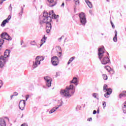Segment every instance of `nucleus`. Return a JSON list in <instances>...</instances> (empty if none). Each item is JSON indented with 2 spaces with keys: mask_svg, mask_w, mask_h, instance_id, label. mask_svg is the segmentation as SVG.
Instances as JSON below:
<instances>
[{
  "mask_svg": "<svg viewBox=\"0 0 126 126\" xmlns=\"http://www.w3.org/2000/svg\"><path fill=\"white\" fill-rule=\"evenodd\" d=\"M52 15V18L56 19V14L54 13V11L49 12V14L48 12H44L43 13V16L40 19L42 22H51L52 21V18L50 17Z\"/></svg>",
  "mask_w": 126,
  "mask_h": 126,
  "instance_id": "1",
  "label": "nucleus"
},
{
  "mask_svg": "<svg viewBox=\"0 0 126 126\" xmlns=\"http://www.w3.org/2000/svg\"><path fill=\"white\" fill-rule=\"evenodd\" d=\"M73 90V85H70L68 87H66L64 90H61L60 93L61 95H63L65 97H71L74 94Z\"/></svg>",
  "mask_w": 126,
  "mask_h": 126,
  "instance_id": "2",
  "label": "nucleus"
},
{
  "mask_svg": "<svg viewBox=\"0 0 126 126\" xmlns=\"http://www.w3.org/2000/svg\"><path fill=\"white\" fill-rule=\"evenodd\" d=\"M79 16L80 17V21L81 23H82V24L83 25H85L87 22L86 15H85V13L81 12L79 14Z\"/></svg>",
  "mask_w": 126,
  "mask_h": 126,
  "instance_id": "3",
  "label": "nucleus"
},
{
  "mask_svg": "<svg viewBox=\"0 0 126 126\" xmlns=\"http://www.w3.org/2000/svg\"><path fill=\"white\" fill-rule=\"evenodd\" d=\"M59 63L60 61H59V58L57 56H53L51 58V63H52L53 65L54 66H56L59 64Z\"/></svg>",
  "mask_w": 126,
  "mask_h": 126,
  "instance_id": "4",
  "label": "nucleus"
},
{
  "mask_svg": "<svg viewBox=\"0 0 126 126\" xmlns=\"http://www.w3.org/2000/svg\"><path fill=\"white\" fill-rule=\"evenodd\" d=\"M42 60V57H40L39 56H37L35 59V63H33V64L32 65L33 68H35L41 63V61Z\"/></svg>",
  "mask_w": 126,
  "mask_h": 126,
  "instance_id": "5",
  "label": "nucleus"
},
{
  "mask_svg": "<svg viewBox=\"0 0 126 126\" xmlns=\"http://www.w3.org/2000/svg\"><path fill=\"white\" fill-rule=\"evenodd\" d=\"M44 79L46 81L47 86H48V87H51L52 85V79L49 76H46L44 77Z\"/></svg>",
  "mask_w": 126,
  "mask_h": 126,
  "instance_id": "6",
  "label": "nucleus"
},
{
  "mask_svg": "<svg viewBox=\"0 0 126 126\" xmlns=\"http://www.w3.org/2000/svg\"><path fill=\"white\" fill-rule=\"evenodd\" d=\"M5 63H6V59L3 57V56H1L0 58V67H3Z\"/></svg>",
  "mask_w": 126,
  "mask_h": 126,
  "instance_id": "7",
  "label": "nucleus"
},
{
  "mask_svg": "<svg viewBox=\"0 0 126 126\" xmlns=\"http://www.w3.org/2000/svg\"><path fill=\"white\" fill-rule=\"evenodd\" d=\"M44 23H46V30L47 33H50L52 29V24L50 23V22H44Z\"/></svg>",
  "mask_w": 126,
  "mask_h": 126,
  "instance_id": "8",
  "label": "nucleus"
},
{
  "mask_svg": "<svg viewBox=\"0 0 126 126\" xmlns=\"http://www.w3.org/2000/svg\"><path fill=\"white\" fill-rule=\"evenodd\" d=\"M1 37L2 38V39H4L5 40H7L8 41L11 40V37H10V36H9L5 32L1 33Z\"/></svg>",
  "mask_w": 126,
  "mask_h": 126,
  "instance_id": "9",
  "label": "nucleus"
},
{
  "mask_svg": "<svg viewBox=\"0 0 126 126\" xmlns=\"http://www.w3.org/2000/svg\"><path fill=\"white\" fill-rule=\"evenodd\" d=\"M104 54V48H100L98 49V56L99 60H101L102 59Z\"/></svg>",
  "mask_w": 126,
  "mask_h": 126,
  "instance_id": "10",
  "label": "nucleus"
},
{
  "mask_svg": "<svg viewBox=\"0 0 126 126\" xmlns=\"http://www.w3.org/2000/svg\"><path fill=\"white\" fill-rule=\"evenodd\" d=\"M11 19V16L9 15L7 19L3 21V22L1 24V26L2 27H4L5 26V24H6V23H8V22H9V20H10Z\"/></svg>",
  "mask_w": 126,
  "mask_h": 126,
  "instance_id": "11",
  "label": "nucleus"
},
{
  "mask_svg": "<svg viewBox=\"0 0 126 126\" xmlns=\"http://www.w3.org/2000/svg\"><path fill=\"white\" fill-rule=\"evenodd\" d=\"M110 63V59L108 57H103L101 60V63L102 64H107V63Z\"/></svg>",
  "mask_w": 126,
  "mask_h": 126,
  "instance_id": "12",
  "label": "nucleus"
},
{
  "mask_svg": "<svg viewBox=\"0 0 126 126\" xmlns=\"http://www.w3.org/2000/svg\"><path fill=\"white\" fill-rule=\"evenodd\" d=\"M19 107L20 110H24V108H25V101L21 100L19 104Z\"/></svg>",
  "mask_w": 126,
  "mask_h": 126,
  "instance_id": "13",
  "label": "nucleus"
},
{
  "mask_svg": "<svg viewBox=\"0 0 126 126\" xmlns=\"http://www.w3.org/2000/svg\"><path fill=\"white\" fill-rule=\"evenodd\" d=\"M106 91V93L104 94V97H105V98H109L110 94H112V89H111V88H109Z\"/></svg>",
  "mask_w": 126,
  "mask_h": 126,
  "instance_id": "14",
  "label": "nucleus"
},
{
  "mask_svg": "<svg viewBox=\"0 0 126 126\" xmlns=\"http://www.w3.org/2000/svg\"><path fill=\"white\" fill-rule=\"evenodd\" d=\"M9 54H10V51L8 50H6L4 53L3 58H4L5 60H6V58H8V57H9Z\"/></svg>",
  "mask_w": 126,
  "mask_h": 126,
  "instance_id": "15",
  "label": "nucleus"
},
{
  "mask_svg": "<svg viewBox=\"0 0 126 126\" xmlns=\"http://www.w3.org/2000/svg\"><path fill=\"white\" fill-rule=\"evenodd\" d=\"M0 126H6V124L5 123V120H4V119H0Z\"/></svg>",
  "mask_w": 126,
  "mask_h": 126,
  "instance_id": "16",
  "label": "nucleus"
},
{
  "mask_svg": "<svg viewBox=\"0 0 126 126\" xmlns=\"http://www.w3.org/2000/svg\"><path fill=\"white\" fill-rule=\"evenodd\" d=\"M61 106H62V104L60 105L59 106L54 107L52 109H51L49 112V114H53V113H54V112H56V110H58V109H59V108H60V107H61Z\"/></svg>",
  "mask_w": 126,
  "mask_h": 126,
  "instance_id": "17",
  "label": "nucleus"
},
{
  "mask_svg": "<svg viewBox=\"0 0 126 126\" xmlns=\"http://www.w3.org/2000/svg\"><path fill=\"white\" fill-rule=\"evenodd\" d=\"M46 40H47V37H46V35H44L43 38L41 39V44L40 45V47H42L43 45V44H44V43H46Z\"/></svg>",
  "mask_w": 126,
  "mask_h": 126,
  "instance_id": "18",
  "label": "nucleus"
},
{
  "mask_svg": "<svg viewBox=\"0 0 126 126\" xmlns=\"http://www.w3.org/2000/svg\"><path fill=\"white\" fill-rule=\"evenodd\" d=\"M56 50L57 52H59L58 56L59 57V58H61V57H62V48H61V47H57Z\"/></svg>",
  "mask_w": 126,
  "mask_h": 126,
  "instance_id": "19",
  "label": "nucleus"
},
{
  "mask_svg": "<svg viewBox=\"0 0 126 126\" xmlns=\"http://www.w3.org/2000/svg\"><path fill=\"white\" fill-rule=\"evenodd\" d=\"M85 1L90 8H92L93 7L92 3H91V2L89 0H86Z\"/></svg>",
  "mask_w": 126,
  "mask_h": 126,
  "instance_id": "20",
  "label": "nucleus"
},
{
  "mask_svg": "<svg viewBox=\"0 0 126 126\" xmlns=\"http://www.w3.org/2000/svg\"><path fill=\"white\" fill-rule=\"evenodd\" d=\"M118 36V32L117 31H115V36L113 37V41L114 42H117L118 41V37H117Z\"/></svg>",
  "mask_w": 126,
  "mask_h": 126,
  "instance_id": "21",
  "label": "nucleus"
},
{
  "mask_svg": "<svg viewBox=\"0 0 126 126\" xmlns=\"http://www.w3.org/2000/svg\"><path fill=\"white\" fill-rule=\"evenodd\" d=\"M47 0L49 3H52L51 6H54V5H56V3H57V2L55 1V0Z\"/></svg>",
  "mask_w": 126,
  "mask_h": 126,
  "instance_id": "22",
  "label": "nucleus"
},
{
  "mask_svg": "<svg viewBox=\"0 0 126 126\" xmlns=\"http://www.w3.org/2000/svg\"><path fill=\"white\" fill-rule=\"evenodd\" d=\"M126 91H123L122 94L119 95L120 98H122V97H126Z\"/></svg>",
  "mask_w": 126,
  "mask_h": 126,
  "instance_id": "23",
  "label": "nucleus"
},
{
  "mask_svg": "<svg viewBox=\"0 0 126 126\" xmlns=\"http://www.w3.org/2000/svg\"><path fill=\"white\" fill-rule=\"evenodd\" d=\"M71 83H74V84H75V83H77V78L76 77H74L72 79V81H71Z\"/></svg>",
  "mask_w": 126,
  "mask_h": 126,
  "instance_id": "24",
  "label": "nucleus"
},
{
  "mask_svg": "<svg viewBox=\"0 0 126 126\" xmlns=\"http://www.w3.org/2000/svg\"><path fill=\"white\" fill-rule=\"evenodd\" d=\"M22 14H23V8H22L20 10V12L19 13V16H20V17L22 16Z\"/></svg>",
  "mask_w": 126,
  "mask_h": 126,
  "instance_id": "25",
  "label": "nucleus"
},
{
  "mask_svg": "<svg viewBox=\"0 0 126 126\" xmlns=\"http://www.w3.org/2000/svg\"><path fill=\"white\" fill-rule=\"evenodd\" d=\"M75 59V57H71L69 60V61L68 62V63H67L68 64H69Z\"/></svg>",
  "mask_w": 126,
  "mask_h": 126,
  "instance_id": "26",
  "label": "nucleus"
},
{
  "mask_svg": "<svg viewBox=\"0 0 126 126\" xmlns=\"http://www.w3.org/2000/svg\"><path fill=\"white\" fill-rule=\"evenodd\" d=\"M74 3L75 4V5H79V0H73Z\"/></svg>",
  "mask_w": 126,
  "mask_h": 126,
  "instance_id": "27",
  "label": "nucleus"
},
{
  "mask_svg": "<svg viewBox=\"0 0 126 126\" xmlns=\"http://www.w3.org/2000/svg\"><path fill=\"white\" fill-rule=\"evenodd\" d=\"M4 42V40H3V39H0V47H1V46H2Z\"/></svg>",
  "mask_w": 126,
  "mask_h": 126,
  "instance_id": "28",
  "label": "nucleus"
},
{
  "mask_svg": "<svg viewBox=\"0 0 126 126\" xmlns=\"http://www.w3.org/2000/svg\"><path fill=\"white\" fill-rule=\"evenodd\" d=\"M105 68H106V70L108 71H110V70H111V67L109 65L105 66Z\"/></svg>",
  "mask_w": 126,
  "mask_h": 126,
  "instance_id": "29",
  "label": "nucleus"
},
{
  "mask_svg": "<svg viewBox=\"0 0 126 126\" xmlns=\"http://www.w3.org/2000/svg\"><path fill=\"white\" fill-rule=\"evenodd\" d=\"M102 77L104 80H107V79H108V76L106 74H103Z\"/></svg>",
  "mask_w": 126,
  "mask_h": 126,
  "instance_id": "30",
  "label": "nucleus"
},
{
  "mask_svg": "<svg viewBox=\"0 0 126 126\" xmlns=\"http://www.w3.org/2000/svg\"><path fill=\"white\" fill-rule=\"evenodd\" d=\"M108 86L107 85H104L103 86V90L106 92L108 89Z\"/></svg>",
  "mask_w": 126,
  "mask_h": 126,
  "instance_id": "31",
  "label": "nucleus"
},
{
  "mask_svg": "<svg viewBox=\"0 0 126 126\" xmlns=\"http://www.w3.org/2000/svg\"><path fill=\"white\" fill-rule=\"evenodd\" d=\"M31 45H32V46H35V45H36V42H35V41H32L31 42Z\"/></svg>",
  "mask_w": 126,
  "mask_h": 126,
  "instance_id": "32",
  "label": "nucleus"
},
{
  "mask_svg": "<svg viewBox=\"0 0 126 126\" xmlns=\"http://www.w3.org/2000/svg\"><path fill=\"white\" fill-rule=\"evenodd\" d=\"M93 96L94 97V98H97V94L96 93H94L93 94Z\"/></svg>",
  "mask_w": 126,
  "mask_h": 126,
  "instance_id": "33",
  "label": "nucleus"
},
{
  "mask_svg": "<svg viewBox=\"0 0 126 126\" xmlns=\"http://www.w3.org/2000/svg\"><path fill=\"white\" fill-rule=\"evenodd\" d=\"M102 106L104 108L106 107V102L103 101L102 102Z\"/></svg>",
  "mask_w": 126,
  "mask_h": 126,
  "instance_id": "34",
  "label": "nucleus"
},
{
  "mask_svg": "<svg viewBox=\"0 0 126 126\" xmlns=\"http://www.w3.org/2000/svg\"><path fill=\"white\" fill-rule=\"evenodd\" d=\"M15 94L11 95V99H12L13 98L14 96H17V93H15Z\"/></svg>",
  "mask_w": 126,
  "mask_h": 126,
  "instance_id": "35",
  "label": "nucleus"
},
{
  "mask_svg": "<svg viewBox=\"0 0 126 126\" xmlns=\"http://www.w3.org/2000/svg\"><path fill=\"white\" fill-rule=\"evenodd\" d=\"M110 23L112 25V27L114 29H115V25H114V23H113V22L111 21Z\"/></svg>",
  "mask_w": 126,
  "mask_h": 126,
  "instance_id": "36",
  "label": "nucleus"
},
{
  "mask_svg": "<svg viewBox=\"0 0 126 126\" xmlns=\"http://www.w3.org/2000/svg\"><path fill=\"white\" fill-rule=\"evenodd\" d=\"M9 10L11 11V10H12V7H11V5H10V6L9 7Z\"/></svg>",
  "mask_w": 126,
  "mask_h": 126,
  "instance_id": "37",
  "label": "nucleus"
},
{
  "mask_svg": "<svg viewBox=\"0 0 126 126\" xmlns=\"http://www.w3.org/2000/svg\"><path fill=\"white\" fill-rule=\"evenodd\" d=\"M2 86V83L1 80H0V88Z\"/></svg>",
  "mask_w": 126,
  "mask_h": 126,
  "instance_id": "38",
  "label": "nucleus"
},
{
  "mask_svg": "<svg viewBox=\"0 0 126 126\" xmlns=\"http://www.w3.org/2000/svg\"><path fill=\"white\" fill-rule=\"evenodd\" d=\"M88 121L89 122H91V121H92V118H90L88 119Z\"/></svg>",
  "mask_w": 126,
  "mask_h": 126,
  "instance_id": "39",
  "label": "nucleus"
},
{
  "mask_svg": "<svg viewBox=\"0 0 126 126\" xmlns=\"http://www.w3.org/2000/svg\"><path fill=\"white\" fill-rule=\"evenodd\" d=\"M21 126H28V125H27L26 124H23Z\"/></svg>",
  "mask_w": 126,
  "mask_h": 126,
  "instance_id": "40",
  "label": "nucleus"
},
{
  "mask_svg": "<svg viewBox=\"0 0 126 126\" xmlns=\"http://www.w3.org/2000/svg\"><path fill=\"white\" fill-rule=\"evenodd\" d=\"M96 113H97V111H96V110H94V111H93V114H94V115H95V114H96Z\"/></svg>",
  "mask_w": 126,
  "mask_h": 126,
  "instance_id": "41",
  "label": "nucleus"
},
{
  "mask_svg": "<svg viewBox=\"0 0 126 126\" xmlns=\"http://www.w3.org/2000/svg\"><path fill=\"white\" fill-rule=\"evenodd\" d=\"M28 98H29V95H26V100H27V99H28Z\"/></svg>",
  "mask_w": 126,
  "mask_h": 126,
  "instance_id": "42",
  "label": "nucleus"
},
{
  "mask_svg": "<svg viewBox=\"0 0 126 126\" xmlns=\"http://www.w3.org/2000/svg\"><path fill=\"white\" fill-rule=\"evenodd\" d=\"M61 6H63V7L64 6V2H63L62 3V4L61 5Z\"/></svg>",
  "mask_w": 126,
  "mask_h": 126,
  "instance_id": "43",
  "label": "nucleus"
},
{
  "mask_svg": "<svg viewBox=\"0 0 126 126\" xmlns=\"http://www.w3.org/2000/svg\"><path fill=\"white\" fill-rule=\"evenodd\" d=\"M99 112H100V110H99V108H98V109L97 110V114H99Z\"/></svg>",
  "mask_w": 126,
  "mask_h": 126,
  "instance_id": "44",
  "label": "nucleus"
},
{
  "mask_svg": "<svg viewBox=\"0 0 126 126\" xmlns=\"http://www.w3.org/2000/svg\"><path fill=\"white\" fill-rule=\"evenodd\" d=\"M63 36H62L60 38H59V40H60V41H61V40H62V39H63Z\"/></svg>",
  "mask_w": 126,
  "mask_h": 126,
  "instance_id": "45",
  "label": "nucleus"
},
{
  "mask_svg": "<svg viewBox=\"0 0 126 126\" xmlns=\"http://www.w3.org/2000/svg\"><path fill=\"white\" fill-rule=\"evenodd\" d=\"M4 0H1V3L3 2V1H4Z\"/></svg>",
  "mask_w": 126,
  "mask_h": 126,
  "instance_id": "46",
  "label": "nucleus"
},
{
  "mask_svg": "<svg viewBox=\"0 0 126 126\" xmlns=\"http://www.w3.org/2000/svg\"><path fill=\"white\" fill-rule=\"evenodd\" d=\"M107 0V1H109V0Z\"/></svg>",
  "mask_w": 126,
  "mask_h": 126,
  "instance_id": "47",
  "label": "nucleus"
}]
</instances>
